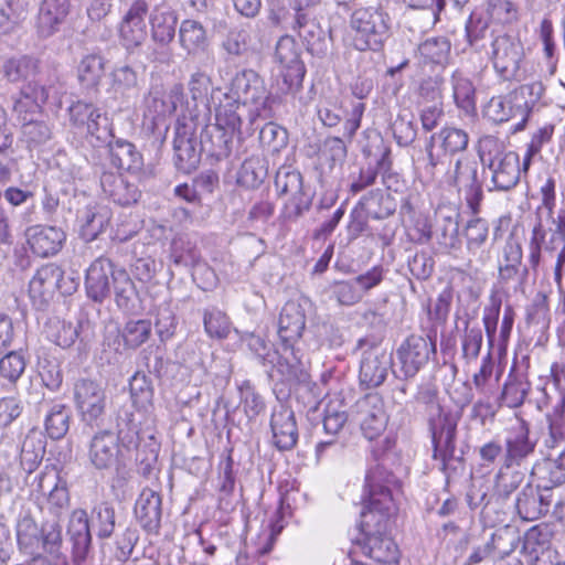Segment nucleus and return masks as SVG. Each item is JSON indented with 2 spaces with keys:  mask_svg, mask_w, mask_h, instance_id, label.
Here are the masks:
<instances>
[{
  "mask_svg": "<svg viewBox=\"0 0 565 565\" xmlns=\"http://www.w3.org/2000/svg\"><path fill=\"white\" fill-rule=\"evenodd\" d=\"M73 519L78 525L75 542L77 548L82 550V556L84 557L88 552L92 541L88 515L85 510L79 509L73 512Z\"/></svg>",
  "mask_w": 565,
  "mask_h": 565,
  "instance_id": "obj_59",
  "label": "nucleus"
},
{
  "mask_svg": "<svg viewBox=\"0 0 565 565\" xmlns=\"http://www.w3.org/2000/svg\"><path fill=\"white\" fill-rule=\"evenodd\" d=\"M242 392V408L248 419H255L265 411V402L263 397L250 386L249 383L244 384Z\"/></svg>",
  "mask_w": 565,
  "mask_h": 565,
  "instance_id": "obj_57",
  "label": "nucleus"
},
{
  "mask_svg": "<svg viewBox=\"0 0 565 565\" xmlns=\"http://www.w3.org/2000/svg\"><path fill=\"white\" fill-rule=\"evenodd\" d=\"M273 87L278 96L295 95L302 88L307 73L305 63L277 65Z\"/></svg>",
  "mask_w": 565,
  "mask_h": 565,
  "instance_id": "obj_31",
  "label": "nucleus"
},
{
  "mask_svg": "<svg viewBox=\"0 0 565 565\" xmlns=\"http://www.w3.org/2000/svg\"><path fill=\"white\" fill-rule=\"evenodd\" d=\"M47 436L54 440L63 438L70 428V415L65 405H54L44 420Z\"/></svg>",
  "mask_w": 565,
  "mask_h": 565,
  "instance_id": "obj_46",
  "label": "nucleus"
},
{
  "mask_svg": "<svg viewBox=\"0 0 565 565\" xmlns=\"http://www.w3.org/2000/svg\"><path fill=\"white\" fill-rule=\"evenodd\" d=\"M275 213V204L269 199V195L259 198L252 204L247 220L249 223L267 222Z\"/></svg>",
  "mask_w": 565,
  "mask_h": 565,
  "instance_id": "obj_64",
  "label": "nucleus"
},
{
  "mask_svg": "<svg viewBox=\"0 0 565 565\" xmlns=\"http://www.w3.org/2000/svg\"><path fill=\"white\" fill-rule=\"evenodd\" d=\"M135 514L143 531L148 534H159L162 514L160 493L150 488L142 489L135 504Z\"/></svg>",
  "mask_w": 565,
  "mask_h": 565,
  "instance_id": "obj_18",
  "label": "nucleus"
},
{
  "mask_svg": "<svg viewBox=\"0 0 565 565\" xmlns=\"http://www.w3.org/2000/svg\"><path fill=\"white\" fill-rule=\"evenodd\" d=\"M355 351H362L359 370L360 384L366 388L382 385L387 376V358L384 350L370 343L366 338L356 342Z\"/></svg>",
  "mask_w": 565,
  "mask_h": 565,
  "instance_id": "obj_9",
  "label": "nucleus"
},
{
  "mask_svg": "<svg viewBox=\"0 0 565 565\" xmlns=\"http://www.w3.org/2000/svg\"><path fill=\"white\" fill-rule=\"evenodd\" d=\"M406 218L403 221L404 233L408 242L417 245L427 244L433 237V225L429 216L407 203Z\"/></svg>",
  "mask_w": 565,
  "mask_h": 565,
  "instance_id": "obj_29",
  "label": "nucleus"
},
{
  "mask_svg": "<svg viewBox=\"0 0 565 565\" xmlns=\"http://www.w3.org/2000/svg\"><path fill=\"white\" fill-rule=\"evenodd\" d=\"M105 74L104 58L98 54L85 55L77 66V78L85 89H96Z\"/></svg>",
  "mask_w": 565,
  "mask_h": 565,
  "instance_id": "obj_36",
  "label": "nucleus"
},
{
  "mask_svg": "<svg viewBox=\"0 0 565 565\" xmlns=\"http://www.w3.org/2000/svg\"><path fill=\"white\" fill-rule=\"evenodd\" d=\"M3 73L10 82H29L40 73V61L28 55L10 58L3 65Z\"/></svg>",
  "mask_w": 565,
  "mask_h": 565,
  "instance_id": "obj_39",
  "label": "nucleus"
},
{
  "mask_svg": "<svg viewBox=\"0 0 565 565\" xmlns=\"http://www.w3.org/2000/svg\"><path fill=\"white\" fill-rule=\"evenodd\" d=\"M332 295L341 306L351 307L359 303L363 298V292L359 289L354 280H339L332 285Z\"/></svg>",
  "mask_w": 565,
  "mask_h": 565,
  "instance_id": "obj_55",
  "label": "nucleus"
},
{
  "mask_svg": "<svg viewBox=\"0 0 565 565\" xmlns=\"http://www.w3.org/2000/svg\"><path fill=\"white\" fill-rule=\"evenodd\" d=\"M292 30L305 43L310 53L322 51L326 42L324 30L316 18L310 17L307 11L297 10Z\"/></svg>",
  "mask_w": 565,
  "mask_h": 565,
  "instance_id": "obj_27",
  "label": "nucleus"
},
{
  "mask_svg": "<svg viewBox=\"0 0 565 565\" xmlns=\"http://www.w3.org/2000/svg\"><path fill=\"white\" fill-rule=\"evenodd\" d=\"M361 431L369 440L379 438L386 429L387 415L380 397L366 396L360 403Z\"/></svg>",
  "mask_w": 565,
  "mask_h": 565,
  "instance_id": "obj_22",
  "label": "nucleus"
},
{
  "mask_svg": "<svg viewBox=\"0 0 565 565\" xmlns=\"http://www.w3.org/2000/svg\"><path fill=\"white\" fill-rule=\"evenodd\" d=\"M469 135L465 129L444 126L434 132L426 145L425 172L437 185H458L476 181L478 161L466 154Z\"/></svg>",
  "mask_w": 565,
  "mask_h": 565,
  "instance_id": "obj_2",
  "label": "nucleus"
},
{
  "mask_svg": "<svg viewBox=\"0 0 565 565\" xmlns=\"http://www.w3.org/2000/svg\"><path fill=\"white\" fill-rule=\"evenodd\" d=\"M42 109L43 105L39 104L36 100L28 97L21 92L13 105V111L15 113L18 120L23 126L35 124L39 127L45 128L43 122L36 120V116L42 114Z\"/></svg>",
  "mask_w": 565,
  "mask_h": 565,
  "instance_id": "obj_49",
  "label": "nucleus"
},
{
  "mask_svg": "<svg viewBox=\"0 0 565 565\" xmlns=\"http://www.w3.org/2000/svg\"><path fill=\"white\" fill-rule=\"evenodd\" d=\"M177 95L172 90L153 88L146 97L143 116L151 121L152 128H157L167 118L177 111Z\"/></svg>",
  "mask_w": 565,
  "mask_h": 565,
  "instance_id": "obj_24",
  "label": "nucleus"
},
{
  "mask_svg": "<svg viewBox=\"0 0 565 565\" xmlns=\"http://www.w3.org/2000/svg\"><path fill=\"white\" fill-rule=\"evenodd\" d=\"M554 131H555L554 124H545L542 127H540L532 135V138L526 147L525 154L523 157V172L524 173L527 172L533 157L542 150V148L545 143H547L552 140Z\"/></svg>",
  "mask_w": 565,
  "mask_h": 565,
  "instance_id": "obj_51",
  "label": "nucleus"
},
{
  "mask_svg": "<svg viewBox=\"0 0 565 565\" xmlns=\"http://www.w3.org/2000/svg\"><path fill=\"white\" fill-rule=\"evenodd\" d=\"M238 103L226 99L215 108V127L223 132V136L232 139L241 132L242 119L237 114Z\"/></svg>",
  "mask_w": 565,
  "mask_h": 565,
  "instance_id": "obj_37",
  "label": "nucleus"
},
{
  "mask_svg": "<svg viewBox=\"0 0 565 565\" xmlns=\"http://www.w3.org/2000/svg\"><path fill=\"white\" fill-rule=\"evenodd\" d=\"M306 329V312L296 300H288L279 315L278 337L285 351L289 350L296 358V345Z\"/></svg>",
  "mask_w": 565,
  "mask_h": 565,
  "instance_id": "obj_12",
  "label": "nucleus"
},
{
  "mask_svg": "<svg viewBox=\"0 0 565 565\" xmlns=\"http://www.w3.org/2000/svg\"><path fill=\"white\" fill-rule=\"evenodd\" d=\"M542 531L537 525L525 532L523 552L531 565H554L556 552L541 540Z\"/></svg>",
  "mask_w": 565,
  "mask_h": 565,
  "instance_id": "obj_30",
  "label": "nucleus"
},
{
  "mask_svg": "<svg viewBox=\"0 0 565 565\" xmlns=\"http://www.w3.org/2000/svg\"><path fill=\"white\" fill-rule=\"evenodd\" d=\"M391 34L392 18L380 3L356 7L349 15L348 41L355 51H382Z\"/></svg>",
  "mask_w": 565,
  "mask_h": 565,
  "instance_id": "obj_5",
  "label": "nucleus"
},
{
  "mask_svg": "<svg viewBox=\"0 0 565 565\" xmlns=\"http://www.w3.org/2000/svg\"><path fill=\"white\" fill-rule=\"evenodd\" d=\"M402 482L381 463L367 469L363 484L360 527L365 535L363 553L379 564H397L399 550L387 535L395 525Z\"/></svg>",
  "mask_w": 565,
  "mask_h": 565,
  "instance_id": "obj_1",
  "label": "nucleus"
},
{
  "mask_svg": "<svg viewBox=\"0 0 565 565\" xmlns=\"http://www.w3.org/2000/svg\"><path fill=\"white\" fill-rule=\"evenodd\" d=\"M543 90L541 83L524 84L508 95L493 96L486 108L487 116L494 122H505L515 116L514 99L518 96H533L534 90Z\"/></svg>",
  "mask_w": 565,
  "mask_h": 565,
  "instance_id": "obj_23",
  "label": "nucleus"
},
{
  "mask_svg": "<svg viewBox=\"0 0 565 565\" xmlns=\"http://www.w3.org/2000/svg\"><path fill=\"white\" fill-rule=\"evenodd\" d=\"M434 74L423 78L418 86V95L426 100L441 98L445 84L444 72L433 71Z\"/></svg>",
  "mask_w": 565,
  "mask_h": 565,
  "instance_id": "obj_58",
  "label": "nucleus"
},
{
  "mask_svg": "<svg viewBox=\"0 0 565 565\" xmlns=\"http://www.w3.org/2000/svg\"><path fill=\"white\" fill-rule=\"evenodd\" d=\"M78 282L72 277H65L62 266L55 263H47L36 269L29 281V296L39 308L46 306L58 292L63 296L76 291Z\"/></svg>",
  "mask_w": 565,
  "mask_h": 565,
  "instance_id": "obj_6",
  "label": "nucleus"
},
{
  "mask_svg": "<svg viewBox=\"0 0 565 565\" xmlns=\"http://www.w3.org/2000/svg\"><path fill=\"white\" fill-rule=\"evenodd\" d=\"M148 11L149 6L146 0H135L119 22L118 38L127 51H134L146 41Z\"/></svg>",
  "mask_w": 565,
  "mask_h": 565,
  "instance_id": "obj_11",
  "label": "nucleus"
},
{
  "mask_svg": "<svg viewBox=\"0 0 565 565\" xmlns=\"http://www.w3.org/2000/svg\"><path fill=\"white\" fill-rule=\"evenodd\" d=\"M437 353L436 339L409 334L397 348L396 358L404 377H414Z\"/></svg>",
  "mask_w": 565,
  "mask_h": 565,
  "instance_id": "obj_7",
  "label": "nucleus"
},
{
  "mask_svg": "<svg viewBox=\"0 0 565 565\" xmlns=\"http://www.w3.org/2000/svg\"><path fill=\"white\" fill-rule=\"evenodd\" d=\"M179 41L189 54H195L207 46L206 30L199 21L185 19L179 29Z\"/></svg>",
  "mask_w": 565,
  "mask_h": 565,
  "instance_id": "obj_35",
  "label": "nucleus"
},
{
  "mask_svg": "<svg viewBox=\"0 0 565 565\" xmlns=\"http://www.w3.org/2000/svg\"><path fill=\"white\" fill-rule=\"evenodd\" d=\"M152 41L159 46H168L175 36L177 13L167 6H156L149 18Z\"/></svg>",
  "mask_w": 565,
  "mask_h": 565,
  "instance_id": "obj_26",
  "label": "nucleus"
},
{
  "mask_svg": "<svg viewBox=\"0 0 565 565\" xmlns=\"http://www.w3.org/2000/svg\"><path fill=\"white\" fill-rule=\"evenodd\" d=\"M25 237L32 254L45 258L62 249L66 234L57 226L38 224L26 228Z\"/></svg>",
  "mask_w": 565,
  "mask_h": 565,
  "instance_id": "obj_15",
  "label": "nucleus"
},
{
  "mask_svg": "<svg viewBox=\"0 0 565 565\" xmlns=\"http://www.w3.org/2000/svg\"><path fill=\"white\" fill-rule=\"evenodd\" d=\"M386 270L382 265L372 266L369 270L358 275L354 282L364 294L380 286L385 278Z\"/></svg>",
  "mask_w": 565,
  "mask_h": 565,
  "instance_id": "obj_61",
  "label": "nucleus"
},
{
  "mask_svg": "<svg viewBox=\"0 0 565 565\" xmlns=\"http://www.w3.org/2000/svg\"><path fill=\"white\" fill-rule=\"evenodd\" d=\"M108 160L116 173H136L143 167V157L135 143L117 138L107 143Z\"/></svg>",
  "mask_w": 565,
  "mask_h": 565,
  "instance_id": "obj_19",
  "label": "nucleus"
},
{
  "mask_svg": "<svg viewBox=\"0 0 565 565\" xmlns=\"http://www.w3.org/2000/svg\"><path fill=\"white\" fill-rule=\"evenodd\" d=\"M71 0H43L39 12V28L45 35L58 30L70 13Z\"/></svg>",
  "mask_w": 565,
  "mask_h": 565,
  "instance_id": "obj_32",
  "label": "nucleus"
},
{
  "mask_svg": "<svg viewBox=\"0 0 565 565\" xmlns=\"http://www.w3.org/2000/svg\"><path fill=\"white\" fill-rule=\"evenodd\" d=\"M204 330L212 339H226L232 330L230 317L221 310L205 311L203 316Z\"/></svg>",
  "mask_w": 565,
  "mask_h": 565,
  "instance_id": "obj_48",
  "label": "nucleus"
},
{
  "mask_svg": "<svg viewBox=\"0 0 565 565\" xmlns=\"http://www.w3.org/2000/svg\"><path fill=\"white\" fill-rule=\"evenodd\" d=\"M489 300L490 305L483 309L482 323L488 343L490 347H493L497 340V329L502 300L497 292H492L489 297Z\"/></svg>",
  "mask_w": 565,
  "mask_h": 565,
  "instance_id": "obj_52",
  "label": "nucleus"
},
{
  "mask_svg": "<svg viewBox=\"0 0 565 565\" xmlns=\"http://www.w3.org/2000/svg\"><path fill=\"white\" fill-rule=\"evenodd\" d=\"M17 541L22 553L29 556L42 554L40 530L35 522L24 520L17 530Z\"/></svg>",
  "mask_w": 565,
  "mask_h": 565,
  "instance_id": "obj_43",
  "label": "nucleus"
},
{
  "mask_svg": "<svg viewBox=\"0 0 565 565\" xmlns=\"http://www.w3.org/2000/svg\"><path fill=\"white\" fill-rule=\"evenodd\" d=\"M45 332L51 342L63 349L72 347L78 337L77 327L61 319L49 321Z\"/></svg>",
  "mask_w": 565,
  "mask_h": 565,
  "instance_id": "obj_44",
  "label": "nucleus"
},
{
  "mask_svg": "<svg viewBox=\"0 0 565 565\" xmlns=\"http://www.w3.org/2000/svg\"><path fill=\"white\" fill-rule=\"evenodd\" d=\"M452 95L458 108L469 114L476 110V89L472 82L456 72L452 75Z\"/></svg>",
  "mask_w": 565,
  "mask_h": 565,
  "instance_id": "obj_42",
  "label": "nucleus"
},
{
  "mask_svg": "<svg viewBox=\"0 0 565 565\" xmlns=\"http://www.w3.org/2000/svg\"><path fill=\"white\" fill-rule=\"evenodd\" d=\"M414 399L428 415L433 458L439 460L440 469L446 471L455 456L458 422L450 412H446L441 406L439 392L435 385H420Z\"/></svg>",
  "mask_w": 565,
  "mask_h": 565,
  "instance_id": "obj_3",
  "label": "nucleus"
},
{
  "mask_svg": "<svg viewBox=\"0 0 565 565\" xmlns=\"http://www.w3.org/2000/svg\"><path fill=\"white\" fill-rule=\"evenodd\" d=\"M87 456L97 470L118 467L122 457L119 438L110 429L96 431L89 440Z\"/></svg>",
  "mask_w": 565,
  "mask_h": 565,
  "instance_id": "obj_10",
  "label": "nucleus"
},
{
  "mask_svg": "<svg viewBox=\"0 0 565 565\" xmlns=\"http://www.w3.org/2000/svg\"><path fill=\"white\" fill-rule=\"evenodd\" d=\"M450 50L451 44L444 36H434L422 42L416 51L422 72L425 74L428 67L444 72L449 61Z\"/></svg>",
  "mask_w": 565,
  "mask_h": 565,
  "instance_id": "obj_20",
  "label": "nucleus"
},
{
  "mask_svg": "<svg viewBox=\"0 0 565 565\" xmlns=\"http://www.w3.org/2000/svg\"><path fill=\"white\" fill-rule=\"evenodd\" d=\"M38 490L45 497L50 512L60 513L68 508L71 495L67 481L54 468L45 469L39 475Z\"/></svg>",
  "mask_w": 565,
  "mask_h": 565,
  "instance_id": "obj_17",
  "label": "nucleus"
},
{
  "mask_svg": "<svg viewBox=\"0 0 565 565\" xmlns=\"http://www.w3.org/2000/svg\"><path fill=\"white\" fill-rule=\"evenodd\" d=\"M482 331L478 326L469 327V321L465 323L463 334L461 337L462 358L467 362L476 361L482 348Z\"/></svg>",
  "mask_w": 565,
  "mask_h": 565,
  "instance_id": "obj_50",
  "label": "nucleus"
},
{
  "mask_svg": "<svg viewBox=\"0 0 565 565\" xmlns=\"http://www.w3.org/2000/svg\"><path fill=\"white\" fill-rule=\"evenodd\" d=\"M111 288L118 308L122 310L134 308V298L138 292L132 279L125 269L117 268L110 258L99 256L86 270L87 297L95 302H103L109 296Z\"/></svg>",
  "mask_w": 565,
  "mask_h": 565,
  "instance_id": "obj_4",
  "label": "nucleus"
},
{
  "mask_svg": "<svg viewBox=\"0 0 565 565\" xmlns=\"http://www.w3.org/2000/svg\"><path fill=\"white\" fill-rule=\"evenodd\" d=\"M539 39L543 45L544 57L552 61L556 54V42L554 39L553 21L548 17H544L537 29Z\"/></svg>",
  "mask_w": 565,
  "mask_h": 565,
  "instance_id": "obj_60",
  "label": "nucleus"
},
{
  "mask_svg": "<svg viewBox=\"0 0 565 565\" xmlns=\"http://www.w3.org/2000/svg\"><path fill=\"white\" fill-rule=\"evenodd\" d=\"M225 51L233 55L247 53L252 47V33L247 29L235 28L228 31L223 42Z\"/></svg>",
  "mask_w": 565,
  "mask_h": 565,
  "instance_id": "obj_54",
  "label": "nucleus"
},
{
  "mask_svg": "<svg viewBox=\"0 0 565 565\" xmlns=\"http://www.w3.org/2000/svg\"><path fill=\"white\" fill-rule=\"evenodd\" d=\"M529 423L519 418L516 425L509 428L505 438L504 467L520 466L523 460L534 454L536 441L530 437Z\"/></svg>",
  "mask_w": 565,
  "mask_h": 565,
  "instance_id": "obj_14",
  "label": "nucleus"
},
{
  "mask_svg": "<svg viewBox=\"0 0 565 565\" xmlns=\"http://www.w3.org/2000/svg\"><path fill=\"white\" fill-rule=\"evenodd\" d=\"M275 62L277 65H294L296 63H303L301 60L300 49L291 35H282L277 41L275 50Z\"/></svg>",
  "mask_w": 565,
  "mask_h": 565,
  "instance_id": "obj_53",
  "label": "nucleus"
},
{
  "mask_svg": "<svg viewBox=\"0 0 565 565\" xmlns=\"http://www.w3.org/2000/svg\"><path fill=\"white\" fill-rule=\"evenodd\" d=\"M391 150L386 148L377 160V167L382 171V183L388 192L403 193L406 189L405 179L392 169Z\"/></svg>",
  "mask_w": 565,
  "mask_h": 565,
  "instance_id": "obj_47",
  "label": "nucleus"
},
{
  "mask_svg": "<svg viewBox=\"0 0 565 565\" xmlns=\"http://www.w3.org/2000/svg\"><path fill=\"white\" fill-rule=\"evenodd\" d=\"M275 188L278 196H290L296 214L302 212L299 202L303 196V178L299 171H278L275 178Z\"/></svg>",
  "mask_w": 565,
  "mask_h": 565,
  "instance_id": "obj_33",
  "label": "nucleus"
},
{
  "mask_svg": "<svg viewBox=\"0 0 565 565\" xmlns=\"http://www.w3.org/2000/svg\"><path fill=\"white\" fill-rule=\"evenodd\" d=\"M452 298L454 289L451 286H447L438 294L434 307L429 310L430 318L438 322H446Z\"/></svg>",
  "mask_w": 565,
  "mask_h": 565,
  "instance_id": "obj_63",
  "label": "nucleus"
},
{
  "mask_svg": "<svg viewBox=\"0 0 565 565\" xmlns=\"http://www.w3.org/2000/svg\"><path fill=\"white\" fill-rule=\"evenodd\" d=\"M94 526L97 529V536L108 539L113 535L116 524L115 509L108 503H102L95 509Z\"/></svg>",
  "mask_w": 565,
  "mask_h": 565,
  "instance_id": "obj_56",
  "label": "nucleus"
},
{
  "mask_svg": "<svg viewBox=\"0 0 565 565\" xmlns=\"http://www.w3.org/2000/svg\"><path fill=\"white\" fill-rule=\"evenodd\" d=\"M273 444L280 450H291L298 443V427L294 411L286 405L275 408L270 416Z\"/></svg>",
  "mask_w": 565,
  "mask_h": 565,
  "instance_id": "obj_16",
  "label": "nucleus"
},
{
  "mask_svg": "<svg viewBox=\"0 0 565 565\" xmlns=\"http://www.w3.org/2000/svg\"><path fill=\"white\" fill-rule=\"evenodd\" d=\"M462 235L470 254H476L487 242L489 224L482 217H471L463 227Z\"/></svg>",
  "mask_w": 565,
  "mask_h": 565,
  "instance_id": "obj_45",
  "label": "nucleus"
},
{
  "mask_svg": "<svg viewBox=\"0 0 565 565\" xmlns=\"http://www.w3.org/2000/svg\"><path fill=\"white\" fill-rule=\"evenodd\" d=\"M71 126L77 130H85L90 138L100 141L99 119L102 113L93 103L76 100L67 109Z\"/></svg>",
  "mask_w": 565,
  "mask_h": 565,
  "instance_id": "obj_25",
  "label": "nucleus"
},
{
  "mask_svg": "<svg viewBox=\"0 0 565 565\" xmlns=\"http://www.w3.org/2000/svg\"><path fill=\"white\" fill-rule=\"evenodd\" d=\"M493 188L498 191L513 189L520 181L521 166L520 156L515 151H507L491 161Z\"/></svg>",
  "mask_w": 565,
  "mask_h": 565,
  "instance_id": "obj_21",
  "label": "nucleus"
},
{
  "mask_svg": "<svg viewBox=\"0 0 565 565\" xmlns=\"http://www.w3.org/2000/svg\"><path fill=\"white\" fill-rule=\"evenodd\" d=\"M348 153L347 146L340 137H329L324 140L321 149V156L324 160L329 161L332 168L335 162H341L345 159Z\"/></svg>",
  "mask_w": 565,
  "mask_h": 565,
  "instance_id": "obj_62",
  "label": "nucleus"
},
{
  "mask_svg": "<svg viewBox=\"0 0 565 565\" xmlns=\"http://www.w3.org/2000/svg\"><path fill=\"white\" fill-rule=\"evenodd\" d=\"M530 390L531 383L513 374L511 370L503 385L501 398L509 408H518L523 405Z\"/></svg>",
  "mask_w": 565,
  "mask_h": 565,
  "instance_id": "obj_41",
  "label": "nucleus"
},
{
  "mask_svg": "<svg viewBox=\"0 0 565 565\" xmlns=\"http://www.w3.org/2000/svg\"><path fill=\"white\" fill-rule=\"evenodd\" d=\"M152 334V323L149 319H130L120 330V337L126 349L135 350L145 344Z\"/></svg>",
  "mask_w": 565,
  "mask_h": 565,
  "instance_id": "obj_38",
  "label": "nucleus"
},
{
  "mask_svg": "<svg viewBox=\"0 0 565 565\" xmlns=\"http://www.w3.org/2000/svg\"><path fill=\"white\" fill-rule=\"evenodd\" d=\"M524 57L522 43L509 35L499 36L493 42V67L503 81L518 78Z\"/></svg>",
  "mask_w": 565,
  "mask_h": 565,
  "instance_id": "obj_13",
  "label": "nucleus"
},
{
  "mask_svg": "<svg viewBox=\"0 0 565 565\" xmlns=\"http://www.w3.org/2000/svg\"><path fill=\"white\" fill-rule=\"evenodd\" d=\"M74 403L81 420L90 428L98 426L106 411V393L99 383L81 379L74 385Z\"/></svg>",
  "mask_w": 565,
  "mask_h": 565,
  "instance_id": "obj_8",
  "label": "nucleus"
},
{
  "mask_svg": "<svg viewBox=\"0 0 565 565\" xmlns=\"http://www.w3.org/2000/svg\"><path fill=\"white\" fill-rule=\"evenodd\" d=\"M26 367V356L23 351L9 350L0 358V377L10 385H15Z\"/></svg>",
  "mask_w": 565,
  "mask_h": 565,
  "instance_id": "obj_40",
  "label": "nucleus"
},
{
  "mask_svg": "<svg viewBox=\"0 0 565 565\" xmlns=\"http://www.w3.org/2000/svg\"><path fill=\"white\" fill-rule=\"evenodd\" d=\"M358 207L367 212L373 220H383L394 214L396 204L390 195L385 196L381 189H375L359 200Z\"/></svg>",
  "mask_w": 565,
  "mask_h": 565,
  "instance_id": "obj_34",
  "label": "nucleus"
},
{
  "mask_svg": "<svg viewBox=\"0 0 565 565\" xmlns=\"http://www.w3.org/2000/svg\"><path fill=\"white\" fill-rule=\"evenodd\" d=\"M100 184L114 202L119 205L136 203L140 196L138 186L125 179L122 173L103 172Z\"/></svg>",
  "mask_w": 565,
  "mask_h": 565,
  "instance_id": "obj_28",
  "label": "nucleus"
}]
</instances>
